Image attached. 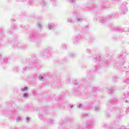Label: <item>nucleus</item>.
<instances>
[{
	"mask_svg": "<svg viewBox=\"0 0 129 129\" xmlns=\"http://www.w3.org/2000/svg\"><path fill=\"white\" fill-rule=\"evenodd\" d=\"M23 96L24 97H26V96H27V94H26V93L24 94Z\"/></svg>",
	"mask_w": 129,
	"mask_h": 129,
	"instance_id": "1",
	"label": "nucleus"
}]
</instances>
